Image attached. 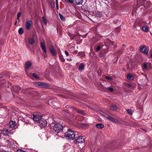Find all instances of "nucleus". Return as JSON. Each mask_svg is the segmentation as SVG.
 I'll return each mask as SVG.
<instances>
[{
	"label": "nucleus",
	"mask_w": 152,
	"mask_h": 152,
	"mask_svg": "<svg viewBox=\"0 0 152 152\" xmlns=\"http://www.w3.org/2000/svg\"><path fill=\"white\" fill-rule=\"evenodd\" d=\"M17 19H18V21H19V20H20V19H19V18H18V17H17Z\"/></svg>",
	"instance_id": "42"
},
{
	"label": "nucleus",
	"mask_w": 152,
	"mask_h": 152,
	"mask_svg": "<svg viewBox=\"0 0 152 152\" xmlns=\"http://www.w3.org/2000/svg\"><path fill=\"white\" fill-rule=\"evenodd\" d=\"M41 47L42 49L45 53H46V50L45 47V44L43 42H42L41 43Z\"/></svg>",
	"instance_id": "13"
},
{
	"label": "nucleus",
	"mask_w": 152,
	"mask_h": 152,
	"mask_svg": "<svg viewBox=\"0 0 152 152\" xmlns=\"http://www.w3.org/2000/svg\"><path fill=\"white\" fill-rule=\"evenodd\" d=\"M56 7H57V9H58V3L57 0H56Z\"/></svg>",
	"instance_id": "41"
},
{
	"label": "nucleus",
	"mask_w": 152,
	"mask_h": 152,
	"mask_svg": "<svg viewBox=\"0 0 152 152\" xmlns=\"http://www.w3.org/2000/svg\"><path fill=\"white\" fill-rule=\"evenodd\" d=\"M142 66L144 67L145 69H148L147 65L146 63H143Z\"/></svg>",
	"instance_id": "30"
},
{
	"label": "nucleus",
	"mask_w": 152,
	"mask_h": 152,
	"mask_svg": "<svg viewBox=\"0 0 152 152\" xmlns=\"http://www.w3.org/2000/svg\"><path fill=\"white\" fill-rule=\"evenodd\" d=\"M42 83H41V82H38V85L39 86H41V84H42Z\"/></svg>",
	"instance_id": "40"
},
{
	"label": "nucleus",
	"mask_w": 152,
	"mask_h": 152,
	"mask_svg": "<svg viewBox=\"0 0 152 152\" xmlns=\"http://www.w3.org/2000/svg\"><path fill=\"white\" fill-rule=\"evenodd\" d=\"M33 119L35 121H39L41 118V115L40 113L36 112L33 114Z\"/></svg>",
	"instance_id": "4"
},
{
	"label": "nucleus",
	"mask_w": 152,
	"mask_h": 152,
	"mask_svg": "<svg viewBox=\"0 0 152 152\" xmlns=\"http://www.w3.org/2000/svg\"><path fill=\"white\" fill-rule=\"evenodd\" d=\"M142 30L144 31L147 32L148 31V28L147 27L143 26L142 28Z\"/></svg>",
	"instance_id": "25"
},
{
	"label": "nucleus",
	"mask_w": 152,
	"mask_h": 152,
	"mask_svg": "<svg viewBox=\"0 0 152 152\" xmlns=\"http://www.w3.org/2000/svg\"><path fill=\"white\" fill-rule=\"evenodd\" d=\"M38 122L39 125L41 127H44L46 126L47 122L45 119H41Z\"/></svg>",
	"instance_id": "8"
},
{
	"label": "nucleus",
	"mask_w": 152,
	"mask_h": 152,
	"mask_svg": "<svg viewBox=\"0 0 152 152\" xmlns=\"http://www.w3.org/2000/svg\"><path fill=\"white\" fill-rule=\"evenodd\" d=\"M96 127L99 129H102L104 127V125L102 124H96Z\"/></svg>",
	"instance_id": "20"
},
{
	"label": "nucleus",
	"mask_w": 152,
	"mask_h": 152,
	"mask_svg": "<svg viewBox=\"0 0 152 152\" xmlns=\"http://www.w3.org/2000/svg\"><path fill=\"white\" fill-rule=\"evenodd\" d=\"M64 53L66 54V55L67 56H69V53H68V52L66 50H65V51H64Z\"/></svg>",
	"instance_id": "36"
},
{
	"label": "nucleus",
	"mask_w": 152,
	"mask_h": 152,
	"mask_svg": "<svg viewBox=\"0 0 152 152\" xmlns=\"http://www.w3.org/2000/svg\"><path fill=\"white\" fill-rule=\"evenodd\" d=\"M75 143L76 144L83 143L84 142V138L81 136H78L77 134L76 136L75 137Z\"/></svg>",
	"instance_id": "5"
},
{
	"label": "nucleus",
	"mask_w": 152,
	"mask_h": 152,
	"mask_svg": "<svg viewBox=\"0 0 152 152\" xmlns=\"http://www.w3.org/2000/svg\"><path fill=\"white\" fill-rule=\"evenodd\" d=\"M21 13L19 12L17 15V17L19 18L21 15Z\"/></svg>",
	"instance_id": "37"
},
{
	"label": "nucleus",
	"mask_w": 152,
	"mask_h": 152,
	"mask_svg": "<svg viewBox=\"0 0 152 152\" xmlns=\"http://www.w3.org/2000/svg\"><path fill=\"white\" fill-rule=\"evenodd\" d=\"M105 78L106 79L109 80H112V78L110 77L107 76L105 77Z\"/></svg>",
	"instance_id": "34"
},
{
	"label": "nucleus",
	"mask_w": 152,
	"mask_h": 152,
	"mask_svg": "<svg viewBox=\"0 0 152 152\" xmlns=\"http://www.w3.org/2000/svg\"><path fill=\"white\" fill-rule=\"evenodd\" d=\"M84 64L83 63H81L80 64L79 67V69L80 70H82L84 68Z\"/></svg>",
	"instance_id": "22"
},
{
	"label": "nucleus",
	"mask_w": 152,
	"mask_h": 152,
	"mask_svg": "<svg viewBox=\"0 0 152 152\" xmlns=\"http://www.w3.org/2000/svg\"><path fill=\"white\" fill-rule=\"evenodd\" d=\"M18 32L19 34L21 35L23 33V30L22 28H20L18 31Z\"/></svg>",
	"instance_id": "24"
},
{
	"label": "nucleus",
	"mask_w": 152,
	"mask_h": 152,
	"mask_svg": "<svg viewBox=\"0 0 152 152\" xmlns=\"http://www.w3.org/2000/svg\"><path fill=\"white\" fill-rule=\"evenodd\" d=\"M77 133L75 132L71 129H68V130L65 134V136L67 137L68 139L73 140L75 138V137L76 136Z\"/></svg>",
	"instance_id": "1"
},
{
	"label": "nucleus",
	"mask_w": 152,
	"mask_h": 152,
	"mask_svg": "<svg viewBox=\"0 0 152 152\" xmlns=\"http://www.w3.org/2000/svg\"><path fill=\"white\" fill-rule=\"evenodd\" d=\"M102 115L104 117H106L109 120H110L113 122L115 123L118 122V121L117 120L111 117L110 116L108 115L107 114L105 113H103Z\"/></svg>",
	"instance_id": "6"
},
{
	"label": "nucleus",
	"mask_w": 152,
	"mask_h": 152,
	"mask_svg": "<svg viewBox=\"0 0 152 152\" xmlns=\"http://www.w3.org/2000/svg\"><path fill=\"white\" fill-rule=\"evenodd\" d=\"M16 23H17V21H15V25H16Z\"/></svg>",
	"instance_id": "45"
},
{
	"label": "nucleus",
	"mask_w": 152,
	"mask_h": 152,
	"mask_svg": "<svg viewBox=\"0 0 152 152\" xmlns=\"http://www.w3.org/2000/svg\"><path fill=\"white\" fill-rule=\"evenodd\" d=\"M16 125V123L15 121H11L9 124V126L10 128H13Z\"/></svg>",
	"instance_id": "12"
},
{
	"label": "nucleus",
	"mask_w": 152,
	"mask_h": 152,
	"mask_svg": "<svg viewBox=\"0 0 152 152\" xmlns=\"http://www.w3.org/2000/svg\"><path fill=\"white\" fill-rule=\"evenodd\" d=\"M6 142L8 144L10 145H11L12 144V143L14 144V142H15V141H14V140L12 139H10L9 140H7L6 141Z\"/></svg>",
	"instance_id": "17"
},
{
	"label": "nucleus",
	"mask_w": 152,
	"mask_h": 152,
	"mask_svg": "<svg viewBox=\"0 0 152 152\" xmlns=\"http://www.w3.org/2000/svg\"><path fill=\"white\" fill-rule=\"evenodd\" d=\"M110 109L111 110L114 111L117 110V107L115 105H113L110 106Z\"/></svg>",
	"instance_id": "16"
},
{
	"label": "nucleus",
	"mask_w": 152,
	"mask_h": 152,
	"mask_svg": "<svg viewBox=\"0 0 152 152\" xmlns=\"http://www.w3.org/2000/svg\"><path fill=\"white\" fill-rule=\"evenodd\" d=\"M140 50L141 52L145 54H147L148 51L146 46L140 47Z\"/></svg>",
	"instance_id": "9"
},
{
	"label": "nucleus",
	"mask_w": 152,
	"mask_h": 152,
	"mask_svg": "<svg viewBox=\"0 0 152 152\" xmlns=\"http://www.w3.org/2000/svg\"><path fill=\"white\" fill-rule=\"evenodd\" d=\"M100 46L99 45L96 48V51H98L100 50Z\"/></svg>",
	"instance_id": "33"
},
{
	"label": "nucleus",
	"mask_w": 152,
	"mask_h": 152,
	"mask_svg": "<svg viewBox=\"0 0 152 152\" xmlns=\"http://www.w3.org/2000/svg\"><path fill=\"white\" fill-rule=\"evenodd\" d=\"M42 19L44 24L45 25H47V21L46 20V18L44 17L43 16L42 17Z\"/></svg>",
	"instance_id": "28"
},
{
	"label": "nucleus",
	"mask_w": 152,
	"mask_h": 152,
	"mask_svg": "<svg viewBox=\"0 0 152 152\" xmlns=\"http://www.w3.org/2000/svg\"><path fill=\"white\" fill-rule=\"evenodd\" d=\"M11 130L10 129H4L3 130V132L4 135H8L9 133H10Z\"/></svg>",
	"instance_id": "11"
},
{
	"label": "nucleus",
	"mask_w": 152,
	"mask_h": 152,
	"mask_svg": "<svg viewBox=\"0 0 152 152\" xmlns=\"http://www.w3.org/2000/svg\"><path fill=\"white\" fill-rule=\"evenodd\" d=\"M63 129V125L59 123H57L55 124L53 126V129L54 131L57 133H58L61 132Z\"/></svg>",
	"instance_id": "2"
},
{
	"label": "nucleus",
	"mask_w": 152,
	"mask_h": 152,
	"mask_svg": "<svg viewBox=\"0 0 152 152\" xmlns=\"http://www.w3.org/2000/svg\"><path fill=\"white\" fill-rule=\"evenodd\" d=\"M74 109L75 111H77L78 113H81L83 115H84L85 114L84 111H83V110H79L76 108H75Z\"/></svg>",
	"instance_id": "23"
},
{
	"label": "nucleus",
	"mask_w": 152,
	"mask_h": 152,
	"mask_svg": "<svg viewBox=\"0 0 152 152\" xmlns=\"http://www.w3.org/2000/svg\"><path fill=\"white\" fill-rule=\"evenodd\" d=\"M96 17L99 18H101L102 16V14L101 12H98L96 13L95 14Z\"/></svg>",
	"instance_id": "21"
},
{
	"label": "nucleus",
	"mask_w": 152,
	"mask_h": 152,
	"mask_svg": "<svg viewBox=\"0 0 152 152\" xmlns=\"http://www.w3.org/2000/svg\"><path fill=\"white\" fill-rule=\"evenodd\" d=\"M107 89H108L111 92L113 91H114L113 89L111 87H108Z\"/></svg>",
	"instance_id": "35"
},
{
	"label": "nucleus",
	"mask_w": 152,
	"mask_h": 152,
	"mask_svg": "<svg viewBox=\"0 0 152 152\" xmlns=\"http://www.w3.org/2000/svg\"><path fill=\"white\" fill-rule=\"evenodd\" d=\"M19 86H15L12 87V89L15 92H18L20 89Z\"/></svg>",
	"instance_id": "14"
},
{
	"label": "nucleus",
	"mask_w": 152,
	"mask_h": 152,
	"mask_svg": "<svg viewBox=\"0 0 152 152\" xmlns=\"http://www.w3.org/2000/svg\"><path fill=\"white\" fill-rule=\"evenodd\" d=\"M31 63L29 61L26 62L25 64L26 68V69H28L31 66Z\"/></svg>",
	"instance_id": "19"
},
{
	"label": "nucleus",
	"mask_w": 152,
	"mask_h": 152,
	"mask_svg": "<svg viewBox=\"0 0 152 152\" xmlns=\"http://www.w3.org/2000/svg\"><path fill=\"white\" fill-rule=\"evenodd\" d=\"M3 77V76H2V77H1V76H0V78H1V77Z\"/></svg>",
	"instance_id": "46"
},
{
	"label": "nucleus",
	"mask_w": 152,
	"mask_h": 152,
	"mask_svg": "<svg viewBox=\"0 0 152 152\" xmlns=\"http://www.w3.org/2000/svg\"><path fill=\"white\" fill-rule=\"evenodd\" d=\"M1 111V110H0V111Z\"/></svg>",
	"instance_id": "48"
},
{
	"label": "nucleus",
	"mask_w": 152,
	"mask_h": 152,
	"mask_svg": "<svg viewBox=\"0 0 152 152\" xmlns=\"http://www.w3.org/2000/svg\"><path fill=\"white\" fill-rule=\"evenodd\" d=\"M60 60L62 62H64L65 61V59L64 58L63 56L62 55H60L59 56Z\"/></svg>",
	"instance_id": "26"
},
{
	"label": "nucleus",
	"mask_w": 152,
	"mask_h": 152,
	"mask_svg": "<svg viewBox=\"0 0 152 152\" xmlns=\"http://www.w3.org/2000/svg\"><path fill=\"white\" fill-rule=\"evenodd\" d=\"M126 85L128 86V88H130V87H132V85L130 84H126Z\"/></svg>",
	"instance_id": "39"
},
{
	"label": "nucleus",
	"mask_w": 152,
	"mask_h": 152,
	"mask_svg": "<svg viewBox=\"0 0 152 152\" xmlns=\"http://www.w3.org/2000/svg\"><path fill=\"white\" fill-rule=\"evenodd\" d=\"M35 41L34 38H29L28 39V43L30 44H33L35 42Z\"/></svg>",
	"instance_id": "15"
},
{
	"label": "nucleus",
	"mask_w": 152,
	"mask_h": 152,
	"mask_svg": "<svg viewBox=\"0 0 152 152\" xmlns=\"http://www.w3.org/2000/svg\"><path fill=\"white\" fill-rule=\"evenodd\" d=\"M43 10L44 12L45 13V10L43 8Z\"/></svg>",
	"instance_id": "43"
},
{
	"label": "nucleus",
	"mask_w": 152,
	"mask_h": 152,
	"mask_svg": "<svg viewBox=\"0 0 152 152\" xmlns=\"http://www.w3.org/2000/svg\"><path fill=\"white\" fill-rule=\"evenodd\" d=\"M17 152H25L23 150L20 149H18L17 150Z\"/></svg>",
	"instance_id": "38"
},
{
	"label": "nucleus",
	"mask_w": 152,
	"mask_h": 152,
	"mask_svg": "<svg viewBox=\"0 0 152 152\" xmlns=\"http://www.w3.org/2000/svg\"><path fill=\"white\" fill-rule=\"evenodd\" d=\"M59 17L60 18H61V20L63 21H64L65 20V18L61 14H59Z\"/></svg>",
	"instance_id": "27"
},
{
	"label": "nucleus",
	"mask_w": 152,
	"mask_h": 152,
	"mask_svg": "<svg viewBox=\"0 0 152 152\" xmlns=\"http://www.w3.org/2000/svg\"><path fill=\"white\" fill-rule=\"evenodd\" d=\"M83 0H65L67 3L73 4L75 5H80L82 4Z\"/></svg>",
	"instance_id": "3"
},
{
	"label": "nucleus",
	"mask_w": 152,
	"mask_h": 152,
	"mask_svg": "<svg viewBox=\"0 0 152 152\" xmlns=\"http://www.w3.org/2000/svg\"><path fill=\"white\" fill-rule=\"evenodd\" d=\"M50 51L51 53L53 56H55L56 54V52L55 49L53 46H50L49 48Z\"/></svg>",
	"instance_id": "10"
},
{
	"label": "nucleus",
	"mask_w": 152,
	"mask_h": 152,
	"mask_svg": "<svg viewBox=\"0 0 152 152\" xmlns=\"http://www.w3.org/2000/svg\"><path fill=\"white\" fill-rule=\"evenodd\" d=\"M128 114L130 115L132 114V112L131 109H128L126 110Z\"/></svg>",
	"instance_id": "31"
},
{
	"label": "nucleus",
	"mask_w": 152,
	"mask_h": 152,
	"mask_svg": "<svg viewBox=\"0 0 152 152\" xmlns=\"http://www.w3.org/2000/svg\"><path fill=\"white\" fill-rule=\"evenodd\" d=\"M23 119L24 120H25V119H24V118H23Z\"/></svg>",
	"instance_id": "47"
},
{
	"label": "nucleus",
	"mask_w": 152,
	"mask_h": 152,
	"mask_svg": "<svg viewBox=\"0 0 152 152\" xmlns=\"http://www.w3.org/2000/svg\"><path fill=\"white\" fill-rule=\"evenodd\" d=\"M33 23L32 21L31 20H27L26 22L25 26L26 29L27 30H29L31 26L32 25Z\"/></svg>",
	"instance_id": "7"
},
{
	"label": "nucleus",
	"mask_w": 152,
	"mask_h": 152,
	"mask_svg": "<svg viewBox=\"0 0 152 152\" xmlns=\"http://www.w3.org/2000/svg\"><path fill=\"white\" fill-rule=\"evenodd\" d=\"M32 76L35 78H38V76L35 73H32Z\"/></svg>",
	"instance_id": "32"
},
{
	"label": "nucleus",
	"mask_w": 152,
	"mask_h": 152,
	"mask_svg": "<svg viewBox=\"0 0 152 152\" xmlns=\"http://www.w3.org/2000/svg\"><path fill=\"white\" fill-rule=\"evenodd\" d=\"M151 58H152V53H151Z\"/></svg>",
	"instance_id": "44"
},
{
	"label": "nucleus",
	"mask_w": 152,
	"mask_h": 152,
	"mask_svg": "<svg viewBox=\"0 0 152 152\" xmlns=\"http://www.w3.org/2000/svg\"><path fill=\"white\" fill-rule=\"evenodd\" d=\"M127 78L129 80H132L134 79V76L131 74H129L127 75Z\"/></svg>",
	"instance_id": "18"
},
{
	"label": "nucleus",
	"mask_w": 152,
	"mask_h": 152,
	"mask_svg": "<svg viewBox=\"0 0 152 152\" xmlns=\"http://www.w3.org/2000/svg\"><path fill=\"white\" fill-rule=\"evenodd\" d=\"M47 86V84L46 83H42L41 86V87H45Z\"/></svg>",
	"instance_id": "29"
}]
</instances>
